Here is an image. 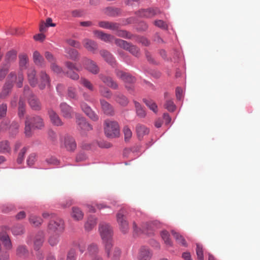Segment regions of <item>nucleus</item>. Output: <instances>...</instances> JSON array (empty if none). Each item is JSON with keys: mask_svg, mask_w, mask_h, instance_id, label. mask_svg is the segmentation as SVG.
Masks as SVG:
<instances>
[{"mask_svg": "<svg viewBox=\"0 0 260 260\" xmlns=\"http://www.w3.org/2000/svg\"><path fill=\"white\" fill-rule=\"evenodd\" d=\"M44 126L43 119L39 116L27 117L25 121L24 134L25 136L29 137L33 133V130L41 129Z\"/></svg>", "mask_w": 260, "mask_h": 260, "instance_id": "nucleus-1", "label": "nucleus"}, {"mask_svg": "<svg viewBox=\"0 0 260 260\" xmlns=\"http://www.w3.org/2000/svg\"><path fill=\"white\" fill-rule=\"evenodd\" d=\"M104 130L106 136L110 138H116L119 135V127L116 121L106 120L104 123Z\"/></svg>", "mask_w": 260, "mask_h": 260, "instance_id": "nucleus-2", "label": "nucleus"}, {"mask_svg": "<svg viewBox=\"0 0 260 260\" xmlns=\"http://www.w3.org/2000/svg\"><path fill=\"white\" fill-rule=\"evenodd\" d=\"M99 232L102 239L105 244L108 243H112L113 235V229L109 223H103L100 224Z\"/></svg>", "mask_w": 260, "mask_h": 260, "instance_id": "nucleus-3", "label": "nucleus"}, {"mask_svg": "<svg viewBox=\"0 0 260 260\" xmlns=\"http://www.w3.org/2000/svg\"><path fill=\"white\" fill-rule=\"evenodd\" d=\"M115 74H116L117 78L121 79L125 82V87L126 89H128V91H133L134 90V87L133 85L128 86V84H133L135 82L136 79L134 77L129 74L128 73L124 72L123 71L119 70H116V71H115Z\"/></svg>", "mask_w": 260, "mask_h": 260, "instance_id": "nucleus-4", "label": "nucleus"}, {"mask_svg": "<svg viewBox=\"0 0 260 260\" xmlns=\"http://www.w3.org/2000/svg\"><path fill=\"white\" fill-rule=\"evenodd\" d=\"M126 213L124 209H121L116 215L117 221L119 229L123 234L127 233L129 230L128 222L125 216Z\"/></svg>", "mask_w": 260, "mask_h": 260, "instance_id": "nucleus-5", "label": "nucleus"}, {"mask_svg": "<svg viewBox=\"0 0 260 260\" xmlns=\"http://www.w3.org/2000/svg\"><path fill=\"white\" fill-rule=\"evenodd\" d=\"M60 146L67 151L72 152L77 149V144L74 137L66 135L61 139Z\"/></svg>", "mask_w": 260, "mask_h": 260, "instance_id": "nucleus-6", "label": "nucleus"}, {"mask_svg": "<svg viewBox=\"0 0 260 260\" xmlns=\"http://www.w3.org/2000/svg\"><path fill=\"white\" fill-rule=\"evenodd\" d=\"M75 123H77V128L82 134L91 131L92 128L85 118L78 113L75 114Z\"/></svg>", "mask_w": 260, "mask_h": 260, "instance_id": "nucleus-7", "label": "nucleus"}, {"mask_svg": "<svg viewBox=\"0 0 260 260\" xmlns=\"http://www.w3.org/2000/svg\"><path fill=\"white\" fill-rule=\"evenodd\" d=\"M115 44L118 47H121L124 50L128 51L133 55L138 57L140 55L139 49L137 47L130 44L127 42L121 39L115 40Z\"/></svg>", "mask_w": 260, "mask_h": 260, "instance_id": "nucleus-8", "label": "nucleus"}, {"mask_svg": "<svg viewBox=\"0 0 260 260\" xmlns=\"http://www.w3.org/2000/svg\"><path fill=\"white\" fill-rule=\"evenodd\" d=\"M105 251L107 256L111 260H119L121 252L119 248H113V243H108L105 244Z\"/></svg>", "mask_w": 260, "mask_h": 260, "instance_id": "nucleus-9", "label": "nucleus"}, {"mask_svg": "<svg viewBox=\"0 0 260 260\" xmlns=\"http://www.w3.org/2000/svg\"><path fill=\"white\" fill-rule=\"evenodd\" d=\"M82 62L85 69L89 72L94 75L100 73V67L97 65L95 61L90 58L84 57L83 58Z\"/></svg>", "mask_w": 260, "mask_h": 260, "instance_id": "nucleus-10", "label": "nucleus"}, {"mask_svg": "<svg viewBox=\"0 0 260 260\" xmlns=\"http://www.w3.org/2000/svg\"><path fill=\"white\" fill-rule=\"evenodd\" d=\"M65 66L67 68L68 70L64 72L63 74L67 76L68 78H70L73 80H78L79 79V74L74 72V71H79V70L75 64L72 62L67 61L65 62Z\"/></svg>", "mask_w": 260, "mask_h": 260, "instance_id": "nucleus-11", "label": "nucleus"}, {"mask_svg": "<svg viewBox=\"0 0 260 260\" xmlns=\"http://www.w3.org/2000/svg\"><path fill=\"white\" fill-rule=\"evenodd\" d=\"M48 228L52 232L60 234L64 229L63 220L61 218L52 219L50 221Z\"/></svg>", "mask_w": 260, "mask_h": 260, "instance_id": "nucleus-12", "label": "nucleus"}, {"mask_svg": "<svg viewBox=\"0 0 260 260\" xmlns=\"http://www.w3.org/2000/svg\"><path fill=\"white\" fill-rule=\"evenodd\" d=\"M8 82L16 83L18 88H21L23 86L24 77L22 71H19L17 74L14 72L9 73L8 76Z\"/></svg>", "mask_w": 260, "mask_h": 260, "instance_id": "nucleus-13", "label": "nucleus"}, {"mask_svg": "<svg viewBox=\"0 0 260 260\" xmlns=\"http://www.w3.org/2000/svg\"><path fill=\"white\" fill-rule=\"evenodd\" d=\"M60 113L63 118L70 119L73 117L72 108L67 103H61L60 105Z\"/></svg>", "mask_w": 260, "mask_h": 260, "instance_id": "nucleus-14", "label": "nucleus"}, {"mask_svg": "<svg viewBox=\"0 0 260 260\" xmlns=\"http://www.w3.org/2000/svg\"><path fill=\"white\" fill-rule=\"evenodd\" d=\"M80 108L83 112L92 121H96L99 119L97 114L85 103H81Z\"/></svg>", "mask_w": 260, "mask_h": 260, "instance_id": "nucleus-15", "label": "nucleus"}, {"mask_svg": "<svg viewBox=\"0 0 260 260\" xmlns=\"http://www.w3.org/2000/svg\"><path fill=\"white\" fill-rule=\"evenodd\" d=\"M80 108L83 112L92 121H96L99 119L97 114L85 103H81Z\"/></svg>", "mask_w": 260, "mask_h": 260, "instance_id": "nucleus-16", "label": "nucleus"}, {"mask_svg": "<svg viewBox=\"0 0 260 260\" xmlns=\"http://www.w3.org/2000/svg\"><path fill=\"white\" fill-rule=\"evenodd\" d=\"M159 13L157 9L148 8L142 9L137 12V15L141 17L151 18Z\"/></svg>", "mask_w": 260, "mask_h": 260, "instance_id": "nucleus-17", "label": "nucleus"}, {"mask_svg": "<svg viewBox=\"0 0 260 260\" xmlns=\"http://www.w3.org/2000/svg\"><path fill=\"white\" fill-rule=\"evenodd\" d=\"M40 89H44L47 86L50 85V78L49 76L45 71H41L39 73Z\"/></svg>", "mask_w": 260, "mask_h": 260, "instance_id": "nucleus-18", "label": "nucleus"}, {"mask_svg": "<svg viewBox=\"0 0 260 260\" xmlns=\"http://www.w3.org/2000/svg\"><path fill=\"white\" fill-rule=\"evenodd\" d=\"M28 103L30 107L34 110L39 111L41 108L39 100L34 94L30 93L28 98Z\"/></svg>", "mask_w": 260, "mask_h": 260, "instance_id": "nucleus-19", "label": "nucleus"}, {"mask_svg": "<svg viewBox=\"0 0 260 260\" xmlns=\"http://www.w3.org/2000/svg\"><path fill=\"white\" fill-rule=\"evenodd\" d=\"M93 34L95 37L105 42H112L113 41H115V40L116 39L113 36L100 30H94Z\"/></svg>", "mask_w": 260, "mask_h": 260, "instance_id": "nucleus-20", "label": "nucleus"}, {"mask_svg": "<svg viewBox=\"0 0 260 260\" xmlns=\"http://www.w3.org/2000/svg\"><path fill=\"white\" fill-rule=\"evenodd\" d=\"M84 47L88 51L95 53L98 49V44L95 42L90 39L86 38L83 40Z\"/></svg>", "mask_w": 260, "mask_h": 260, "instance_id": "nucleus-21", "label": "nucleus"}, {"mask_svg": "<svg viewBox=\"0 0 260 260\" xmlns=\"http://www.w3.org/2000/svg\"><path fill=\"white\" fill-rule=\"evenodd\" d=\"M99 78L103 83L106 84L108 86L114 89H117L118 88V84L112 78L107 77L102 74L100 75Z\"/></svg>", "mask_w": 260, "mask_h": 260, "instance_id": "nucleus-22", "label": "nucleus"}, {"mask_svg": "<svg viewBox=\"0 0 260 260\" xmlns=\"http://www.w3.org/2000/svg\"><path fill=\"white\" fill-rule=\"evenodd\" d=\"M101 105L104 113L108 116H113L114 115V108L112 105L104 100H101Z\"/></svg>", "mask_w": 260, "mask_h": 260, "instance_id": "nucleus-23", "label": "nucleus"}, {"mask_svg": "<svg viewBox=\"0 0 260 260\" xmlns=\"http://www.w3.org/2000/svg\"><path fill=\"white\" fill-rule=\"evenodd\" d=\"M33 60L37 66L40 68H45L46 67L45 59L38 51H36L34 52Z\"/></svg>", "mask_w": 260, "mask_h": 260, "instance_id": "nucleus-24", "label": "nucleus"}, {"mask_svg": "<svg viewBox=\"0 0 260 260\" xmlns=\"http://www.w3.org/2000/svg\"><path fill=\"white\" fill-rule=\"evenodd\" d=\"M71 216L74 220L79 221L83 219L84 212L78 207H73L72 208Z\"/></svg>", "mask_w": 260, "mask_h": 260, "instance_id": "nucleus-25", "label": "nucleus"}, {"mask_svg": "<svg viewBox=\"0 0 260 260\" xmlns=\"http://www.w3.org/2000/svg\"><path fill=\"white\" fill-rule=\"evenodd\" d=\"M114 101L120 105L125 107L128 103V100L125 95L120 92H116L114 95Z\"/></svg>", "mask_w": 260, "mask_h": 260, "instance_id": "nucleus-26", "label": "nucleus"}, {"mask_svg": "<svg viewBox=\"0 0 260 260\" xmlns=\"http://www.w3.org/2000/svg\"><path fill=\"white\" fill-rule=\"evenodd\" d=\"M51 121L52 124L56 126H61L63 124L60 118L59 117L58 115L54 111L50 109L48 111Z\"/></svg>", "mask_w": 260, "mask_h": 260, "instance_id": "nucleus-27", "label": "nucleus"}, {"mask_svg": "<svg viewBox=\"0 0 260 260\" xmlns=\"http://www.w3.org/2000/svg\"><path fill=\"white\" fill-rule=\"evenodd\" d=\"M100 53L104 59H105V60L108 63L111 64L112 66H114L115 65V61L111 53L106 50H101Z\"/></svg>", "mask_w": 260, "mask_h": 260, "instance_id": "nucleus-28", "label": "nucleus"}, {"mask_svg": "<svg viewBox=\"0 0 260 260\" xmlns=\"http://www.w3.org/2000/svg\"><path fill=\"white\" fill-rule=\"evenodd\" d=\"M102 11L104 14L110 17H116L120 13L118 8L113 7H107L104 8Z\"/></svg>", "mask_w": 260, "mask_h": 260, "instance_id": "nucleus-29", "label": "nucleus"}, {"mask_svg": "<svg viewBox=\"0 0 260 260\" xmlns=\"http://www.w3.org/2000/svg\"><path fill=\"white\" fill-rule=\"evenodd\" d=\"M152 254L148 248L142 247L138 256V260H150Z\"/></svg>", "mask_w": 260, "mask_h": 260, "instance_id": "nucleus-30", "label": "nucleus"}, {"mask_svg": "<svg viewBox=\"0 0 260 260\" xmlns=\"http://www.w3.org/2000/svg\"><path fill=\"white\" fill-rule=\"evenodd\" d=\"M36 72L35 69L30 68L27 71L28 80L31 86H35L37 84Z\"/></svg>", "mask_w": 260, "mask_h": 260, "instance_id": "nucleus-31", "label": "nucleus"}, {"mask_svg": "<svg viewBox=\"0 0 260 260\" xmlns=\"http://www.w3.org/2000/svg\"><path fill=\"white\" fill-rule=\"evenodd\" d=\"M0 240L4 244V246L7 249H11L12 247L11 240L8 234L5 232H1L0 233Z\"/></svg>", "mask_w": 260, "mask_h": 260, "instance_id": "nucleus-32", "label": "nucleus"}, {"mask_svg": "<svg viewBox=\"0 0 260 260\" xmlns=\"http://www.w3.org/2000/svg\"><path fill=\"white\" fill-rule=\"evenodd\" d=\"M99 252V249L98 245L94 243H91L88 246L87 252L85 253L86 255L94 257L95 256H98V254Z\"/></svg>", "mask_w": 260, "mask_h": 260, "instance_id": "nucleus-33", "label": "nucleus"}, {"mask_svg": "<svg viewBox=\"0 0 260 260\" xmlns=\"http://www.w3.org/2000/svg\"><path fill=\"white\" fill-rule=\"evenodd\" d=\"M97 223L96 218L94 216H90L84 224V228L86 231H90L95 227Z\"/></svg>", "mask_w": 260, "mask_h": 260, "instance_id": "nucleus-34", "label": "nucleus"}, {"mask_svg": "<svg viewBox=\"0 0 260 260\" xmlns=\"http://www.w3.org/2000/svg\"><path fill=\"white\" fill-rule=\"evenodd\" d=\"M13 83L12 82H6L3 87L2 91L1 93L0 96L2 98H5L7 97L13 88Z\"/></svg>", "mask_w": 260, "mask_h": 260, "instance_id": "nucleus-35", "label": "nucleus"}, {"mask_svg": "<svg viewBox=\"0 0 260 260\" xmlns=\"http://www.w3.org/2000/svg\"><path fill=\"white\" fill-rule=\"evenodd\" d=\"M136 132L139 139L149 133V129L144 125L139 124L136 126Z\"/></svg>", "mask_w": 260, "mask_h": 260, "instance_id": "nucleus-36", "label": "nucleus"}, {"mask_svg": "<svg viewBox=\"0 0 260 260\" xmlns=\"http://www.w3.org/2000/svg\"><path fill=\"white\" fill-rule=\"evenodd\" d=\"M67 57L72 60H76L79 57V53L77 50L71 48L66 49Z\"/></svg>", "mask_w": 260, "mask_h": 260, "instance_id": "nucleus-37", "label": "nucleus"}, {"mask_svg": "<svg viewBox=\"0 0 260 260\" xmlns=\"http://www.w3.org/2000/svg\"><path fill=\"white\" fill-rule=\"evenodd\" d=\"M67 96L70 99L77 100L78 99V94L77 88L73 86L68 87L67 89Z\"/></svg>", "mask_w": 260, "mask_h": 260, "instance_id": "nucleus-38", "label": "nucleus"}, {"mask_svg": "<svg viewBox=\"0 0 260 260\" xmlns=\"http://www.w3.org/2000/svg\"><path fill=\"white\" fill-rule=\"evenodd\" d=\"M19 59L20 71H22L23 69L26 68V65L28 62V57L27 55L22 54L19 55Z\"/></svg>", "mask_w": 260, "mask_h": 260, "instance_id": "nucleus-39", "label": "nucleus"}, {"mask_svg": "<svg viewBox=\"0 0 260 260\" xmlns=\"http://www.w3.org/2000/svg\"><path fill=\"white\" fill-rule=\"evenodd\" d=\"M19 124L16 121H13L11 124H9L8 132L11 137H14L18 132Z\"/></svg>", "mask_w": 260, "mask_h": 260, "instance_id": "nucleus-40", "label": "nucleus"}, {"mask_svg": "<svg viewBox=\"0 0 260 260\" xmlns=\"http://www.w3.org/2000/svg\"><path fill=\"white\" fill-rule=\"evenodd\" d=\"M136 113L138 116L140 118H144L146 116V112L140 103L134 101Z\"/></svg>", "mask_w": 260, "mask_h": 260, "instance_id": "nucleus-41", "label": "nucleus"}, {"mask_svg": "<svg viewBox=\"0 0 260 260\" xmlns=\"http://www.w3.org/2000/svg\"><path fill=\"white\" fill-rule=\"evenodd\" d=\"M43 242V235L42 233L36 235L34 241L35 249L39 250Z\"/></svg>", "mask_w": 260, "mask_h": 260, "instance_id": "nucleus-42", "label": "nucleus"}, {"mask_svg": "<svg viewBox=\"0 0 260 260\" xmlns=\"http://www.w3.org/2000/svg\"><path fill=\"white\" fill-rule=\"evenodd\" d=\"M143 102L144 103H145L147 107L150 108L151 110H152L155 113H157V106L156 104L154 101L150 99H144L143 100Z\"/></svg>", "mask_w": 260, "mask_h": 260, "instance_id": "nucleus-43", "label": "nucleus"}, {"mask_svg": "<svg viewBox=\"0 0 260 260\" xmlns=\"http://www.w3.org/2000/svg\"><path fill=\"white\" fill-rule=\"evenodd\" d=\"M172 234L174 239H175L176 241H177L178 244L184 246H186V243L185 242V239L183 238L182 236H181L176 232L174 231V230L172 231Z\"/></svg>", "mask_w": 260, "mask_h": 260, "instance_id": "nucleus-44", "label": "nucleus"}, {"mask_svg": "<svg viewBox=\"0 0 260 260\" xmlns=\"http://www.w3.org/2000/svg\"><path fill=\"white\" fill-rule=\"evenodd\" d=\"M11 147L7 140L0 142V152L1 153H9L11 151Z\"/></svg>", "mask_w": 260, "mask_h": 260, "instance_id": "nucleus-45", "label": "nucleus"}, {"mask_svg": "<svg viewBox=\"0 0 260 260\" xmlns=\"http://www.w3.org/2000/svg\"><path fill=\"white\" fill-rule=\"evenodd\" d=\"M11 230L14 235H19L24 233L23 226L22 225L19 224L14 225Z\"/></svg>", "mask_w": 260, "mask_h": 260, "instance_id": "nucleus-46", "label": "nucleus"}, {"mask_svg": "<svg viewBox=\"0 0 260 260\" xmlns=\"http://www.w3.org/2000/svg\"><path fill=\"white\" fill-rule=\"evenodd\" d=\"M161 236L165 244L169 247L172 246V241L170 240L169 234L167 231H163L161 233Z\"/></svg>", "mask_w": 260, "mask_h": 260, "instance_id": "nucleus-47", "label": "nucleus"}, {"mask_svg": "<svg viewBox=\"0 0 260 260\" xmlns=\"http://www.w3.org/2000/svg\"><path fill=\"white\" fill-rule=\"evenodd\" d=\"M29 220L30 223L35 226H39L42 222V219L41 218L34 215H31L30 216Z\"/></svg>", "mask_w": 260, "mask_h": 260, "instance_id": "nucleus-48", "label": "nucleus"}, {"mask_svg": "<svg viewBox=\"0 0 260 260\" xmlns=\"http://www.w3.org/2000/svg\"><path fill=\"white\" fill-rule=\"evenodd\" d=\"M16 254L19 257H25L28 254V250L25 246L20 245L17 247Z\"/></svg>", "mask_w": 260, "mask_h": 260, "instance_id": "nucleus-49", "label": "nucleus"}, {"mask_svg": "<svg viewBox=\"0 0 260 260\" xmlns=\"http://www.w3.org/2000/svg\"><path fill=\"white\" fill-rule=\"evenodd\" d=\"M17 58V53L15 51H11L7 53L6 55V60L8 62H11L16 60Z\"/></svg>", "mask_w": 260, "mask_h": 260, "instance_id": "nucleus-50", "label": "nucleus"}, {"mask_svg": "<svg viewBox=\"0 0 260 260\" xmlns=\"http://www.w3.org/2000/svg\"><path fill=\"white\" fill-rule=\"evenodd\" d=\"M9 66L8 64H5L2 66L0 68V81L4 80L8 72Z\"/></svg>", "mask_w": 260, "mask_h": 260, "instance_id": "nucleus-51", "label": "nucleus"}, {"mask_svg": "<svg viewBox=\"0 0 260 260\" xmlns=\"http://www.w3.org/2000/svg\"><path fill=\"white\" fill-rule=\"evenodd\" d=\"M100 92L101 95L106 98H111L112 96V92L107 87H103V86H100Z\"/></svg>", "mask_w": 260, "mask_h": 260, "instance_id": "nucleus-52", "label": "nucleus"}, {"mask_svg": "<svg viewBox=\"0 0 260 260\" xmlns=\"http://www.w3.org/2000/svg\"><path fill=\"white\" fill-rule=\"evenodd\" d=\"M80 83L85 88L89 89L90 91L94 90V87L93 86L91 83L87 79L82 78L81 79Z\"/></svg>", "mask_w": 260, "mask_h": 260, "instance_id": "nucleus-53", "label": "nucleus"}, {"mask_svg": "<svg viewBox=\"0 0 260 260\" xmlns=\"http://www.w3.org/2000/svg\"><path fill=\"white\" fill-rule=\"evenodd\" d=\"M74 245L77 246L81 253H83L85 249V242L83 240H79L74 242Z\"/></svg>", "mask_w": 260, "mask_h": 260, "instance_id": "nucleus-54", "label": "nucleus"}, {"mask_svg": "<svg viewBox=\"0 0 260 260\" xmlns=\"http://www.w3.org/2000/svg\"><path fill=\"white\" fill-rule=\"evenodd\" d=\"M50 69H51L52 72H53L57 74H60L61 73H64L62 68L60 67H59L57 64L56 62L55 63H52V64H50Z\"/></svg>", "mask_w": 260, "mask_h": 260, "instance_id": "nucleus-55", "label": "nucleus"}, {"mask_svg": "<svg viewBox=\"0 0 260 260\" xmlns=\"http://www.w3.org/2000/svg\"><path fill=\"white\" fill-rule=\"evenodd\" d=\"M27 147H23L22 148V149L20 150V152L18 153L17 161L18 164H21L22 163L23 159H24V156L25 155V153L27 151Z\"/></svg>", "mask_w": 260, "mask_h": 260, "instance_id": "nucleus-56", "label": "nucleus"}, {"mask_svg": "<svg viewBox=\"0 0 260 260\" xmlns=\"http://www.w3.org/2000/svg\"><path fill=\"white\" fill-rule=\"evenodd\" d=\"M59 234L56 233V234L50 236L49 239V242L51 246H54L58 243L59 241Z\"/></svg>", "mask_w": 260, "mask_h": 260, "instance_id": "nucleus-57", "label": "nucleus"}, {"mask_svg": "<svg viewBox=\"0 0 260 260\" xmlns=\"http://www.w3.org/2000/svg\"><path fill=\"white\" fill-rule=\"evenodd\" d=\"M196 254L198 260H204L202 246L199 244H197Z\"/></svg>", "mask_w": 260, "mask_h": 260, "instance_id": "nucleus-58", "label": "nucleus"}, {"mask_svg": "<svg viewBox=\"0 0 260 260\" xmlns=\"http://www.w3.org/2000/svg\"><path fill=\"white\" fill-rule=\"evenodd\" d=\"M45 57L48 62H50V64L52 63L56 62V59L55 57L50 52H45Z\"/></svg>", "mask_w": 260, "mask_h": 260, "instance_id": "nucleus-59", "label": "nucleus"}, {"mask_svg": "<svg viewBox=\"0 0 260 260\" xmlns=\"http://www.w3.org/2000/svg\"><path fill=\"white\" fill-rule=\"evenodd\" d=\"M123 134L124 135V140L125 141H127L132 137V132L129 127L125 126L124 127L123 129Z\"/></svg>", "mask_w": 260, "mask_h": 260, "instance_id": "nucleus-60", "label": "nucleus"}, {"mask_svg": "<svg viewBox=\"0 0 260 260\" xmlns=\"http://www.w3.org/2000/svg\"><path fill=\"white\" fill-rule=\"evenodd\" d=\"M36 160V154L35 153H30L27 159V163L29 166H33Z\"/></svg>", "mask_w": 260, "mask_h": 260, "instance_id": "nucleus-61", "label": "nucleus"}, {"mask_svg": "<svg viewBox=\"0 0 260 260\" xmlns=\"http://www.w3.org/2000/svg\"><path fill=\"white\" fill-rule=\"evenodd\" d=\"M77 258V254L76 251L74 249L69 250L68 252L67 259L66 260H76Z\"/></svg>", "mask_w": 260, "mask_h": 260, "instance_id": "nucleus-62", "label": "nucleus"}, {"mask_svg": "<svg viewBox=\"0 0 260 260\" xmlns=\"http://www.w3.org/2000/svg\"><path fill=\"white\" fill-rule=\"evenodd\" d=\"M164 106L170 112H173L175 109V106L173 102L171 100L167 101Z\"/></svg>", "mask_w": 260, "mask_h": 260, "instance_id": "nucleus-63", "label": "nucleus"}, {"mask_svg": "<svg viewBox=\"0 0 260 260\" xmlns=\"http://www.w3.org/2000/svg\"><path fill=\"white\" fill-rule=\"evenodd\" d=\"M116 35L119 37H123L125 38H130L131 35L128 34V32L123 30H116Z\"/></svg>", "mask_w": 260, "mask_h": 260, "instance_id": "nucleus-64", "label": "nucleus"}]
</instances>
